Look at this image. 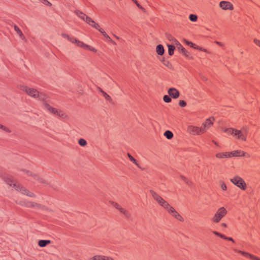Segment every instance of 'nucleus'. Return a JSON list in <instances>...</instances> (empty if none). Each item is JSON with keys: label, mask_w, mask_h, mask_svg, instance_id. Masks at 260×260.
<instances>
[{"label": "nucleus", "mask_w": 260, "mask_h": 260, "mask_svg": "<svg viewBox=\"0 0 260 260\" xmlns=\"http://www.w3.org/2000/svg\"><path fill=\"white\" fill-rule=\"evenodd\" d=\"M20 89L25 92L29 96L34 98H38L39 100L42 101L43 108L50 113L56 115L63 119L67 117V115L63 111L53 108L48 104L47 96L45 93L39 92L36 89L29 88L24 85L20 86Z\"/></svg>", "instance_id": "nucleus-1"}, {"label": "nucleus", "mask_w": 260, "mask_h": 260, "mask_svg": "<svg viewBox=\"0 0 260 260\" xmlns=\"http://www.w3.org/2000/svg\"><path fill=\"white\" fill-rule=\"evenodd\" d=\"M5 182L10 186H12L17 191L20 192L22 194L26 195L30 197H34V193L26 189L24 187L18 183L13 178L9 176L5 179Z\"/></svg>", "instance_id": "nucleus-2"}, {"label": "nucleus", "mask_w": 260, "mask_h": 260, "mask_svg": "<svg viewBox=\"0 0 260 260\" xmlns=\"http://www.w3.org/2000/svg\"><path fill=\"white\" fill-rule=\"evenodd\" d=\"M61 36L63 38L67 39L68 41L71 43L75 44L76 46L85 49L89 50L93 52H96L97 50L94 47L84 43L83 42L77 40L76 38L73 36H69L66 34H62Z\"/></svg>", "instance_id": "nucleus-3"}, {"label": "nucleus", "mask_w": 260, "mask_h": 260, "mask_svg": "<svg viewBox=\"0 0 260 260\" xmlns=\"http://www.w3.org/2000/svg\"><path fill=\"white\" fill-rule=\"evenodd\" d=\"M228 134L233 135L236 139L245 141L246 140L247 131L243 128L241 130H238L233 128H228L224 130Z\"/></svg>", "instance_id": "nucleus-4"}, {"label": "nucleus", "mask_w": 260, "mask_h": 260, "mask_svg": "<svg viewBox=\"0 0 260 260\" xmlns=\"http://www.w3.org/2000/svg\"><path fill=\"white\" fill-rule=\"evenodd\" d=\"M150 192L153 199L155 200L160 206L167 210L171 205L153 190H150Z\"/></svg>", "instance_id": "nucleus-5"}, {"label": "nucleus", "mask_w": 260, "mask_h": 260, "mask_svg": "<svg viewBox=\"0 0 260 260\" xmlns=\"http://www.w3.org/2000/svg\"><path fill=\"white\" fill-rule=\"evenodd\" d=\"M226 214V209L223 207H220L217 210L213 217L211 218V221L214 223H218Z\"/></svg>", "instance_id": "nucleus-6"}, {"label": "nucleus", "mask_w": 260, "mask_h": 260, "mask_svg": "<svg viewBox=\"0 0 260 260\" xmlns=\"http://www.w3.org/2000/svg\"><path fill=\"white\" fill-rule=\"evenodd\" d=\"M230 181L235 185L242 190H245L246 184L244 180L238 176L231 178Z\"/></svg>", "instance_id": "nucleus-7"}, {"label": "nucleus", "mask_w": 260, "mask_h": 260, "mask_svg": "<svg viewBox=\"0 0 260 260\" xmlns=\"http://www.w3.org/2000/svg\"><path fill=\"white\" fill-rule=\"evenodd\" d=\"M168 212L177 220L183 222V217L171 206L167 209Z\"/></svg>", "instance_id": "nucleus-8"}, {"label": "nucleus", "mask_w": 260, "mask_h": 260, "mask_svg": "<svg viewBox=\"0 0 260 260\" xmlns=\"http://www.w3.org/2000/svg\"><path fill=\"white\" fill-rule=\"evenodd\" d=\"M215 119L213 117H211L206 120L201 126L202 128V133H205L208 128H209L213 124Z\"/></svg>", "instance_id": "nucleus-9"}, {"label": "nucleus", "mask_w": 260, "mask_h": 260, "mask_svg": "<svg viewBox=\"0 0 260 260\" xmlns=\"http://www.w3.org/2000/svg\"><path fill=\"white\" fill-rule=\"evenodd\" d=\"M187 131L189 133L192 135H199L204 133H202V127H198L193 125H189L188 126Z\"/></svg>", "instance_id": "nucleus-10"}, {"label": "nucleus", "mask_w": 260, "mask_h": 260, "mask_svg": "<svg viewBox=\"0 0 260 260\" xmlns=\"http://www.w3.org/2000/svg\"><path fill=\"white\" fill-rule=\"evenodd\" d=\"M83 20L89 24L91 26L98 29L100 32L101 30H104L102 28H100L99 25L96 23L93 20H92L91 17H82Z\"/></svg>", "instance_id": "nucleus-11"}, {"label": "nucleus", "mask_w": 260, "mask_h": 260, "mask_svg": "<svg viewBox=\"0 0 260 260\" xmlns=\"http://www.w3.org/2000/svg\"><path fill=\"white\" fill-rule=\"evenodd\" d=\"M18 204L22 206H25L28 208H39L40 206L39 204L37 203L26 201H21L19 202H18Z\"/></svg>", "instance_id": "nucleus-12"}, {"label": "nucleus", "mask_w": 260, "mask_h": 260, "mask_svg": "<svg viewBox=\"0 0 260 260\" xmlns=\"http://www.w3.org/2000/svg\"><path fill=\"white\" fill-rule=\"evenodd\" d=\"M234 251L238 252L239 253L242 254L243 256H244L245 257H246L247 258H249L250 259H251L252 260H260V258H259L258 257L254 256V255L251 254L247 252L237 250L236 249H235Z\"/></svg>", "instance_id": "nucleus-13"}, {"label": "nucleus", "mask_w": 260, "mask_h": 260, "mask_svg": "<svg viewBox=\"0 0 260 260\" xmlns=\"http://www.w3.org/2000/svg\"><path fill=\"white\" fill-rule=\"evenodd\" d=\"M169 95L173 99H177L179 96V91L175 88H170L168 90Z\"/></svg>", "instance_id": "nucleus-14"}, {"label": "nucleus", "mask_w": 260, "mask_h": 260, "mask_svg": "<svg viewBox=\"0 0 260 260\" xmlns=\"http://www.w3.org/2000/svg\"><path fill=\"white\" fill-rule=\"evenodd\" d=\"M220 7L224 10H232L233 9V5L232 4L227 1H221L219 3Z\"/></svg>", "instance_id": "nucleus-15"}, {"label": "nucleus", "mask_w": 260, "mask_h": 260, "mask_svg": "<svg viewBox=\"0 0 260 260\" xmlns=\"http://www.w3.org/2000/svg\"><path fill=\"white\" fill-rule=\"evenodd\" d=\"M113 206L116 208L117 210H118L121 213L124 215L126 217H128L129 216V214L126 210L124 209L121 208L119 205H118L117 203H113Z\"/></svg>", "instance_id": "nucleus-16"}, {"label": "nucleus", "mask_w": 260, "mask_h": 260, "mask_svg": "<svg viewBox=\"0 0 260 260\" xmlns=\"http://www.w3.org/2000/svg\"><path fill=\"white\" fill-rule=\"evenodd\" d=\"M230 157H238V156H245V153L241 150H235L232 152H230Z\"/></svg>", "instance_id": "nucleus-17"}, {"label": "nucleus", "mask_w": 260, "mask_h": 260, "mask_svg": "<svg viewBox=\"0 0 260 260\" xmlns=\"http://www.w3.org/2000/svg\"><path fill=\"white\" fill-rule=\"evenodd\" d=\"M176 46L178 50L184 55L188 56L189 55V53L186 51L179 42L176 45Z\"/></svg>", "instance_id": "nucleus-18"}, {"label": "nucleus", "mask_w": 260, "mask_h": 260, "mask_svg": "<svg viewBox=\"0 0 260 260\" xmlns=\"http://www.w3.org/2000/svg\"><path fill=\"white\" fill-rule=\"evenodd\" d=\"M216 157L218 158H230V152H219L216 154Z\"/></svg>", "instance_id": "nucleus-19"}, {"label": "nucleus", "mask_w": 260, "mask_h": 260, "mask_svg": "<svg viewBox=\"0 0 260 260\" xmlns=\"http://www.w3.org/2000/svg\"><path fill=\"white\" fill-rule=\"evenodd\" d=\"M213 233L217 236H219L220 237V238L223 239H225V240H229V241H232L233 242H234V239L232 238H231V237H226V236H225L224 235H223V234H221V233H219V232H217L216 231H214L213 232Z\"/></svg>", "instance_id": "nucleus-20"}, {"label": "nucleus", "mask_w": 260, "mask_h": 260, "mask_svg": "<svg viewBox=\"0 0 260 260\" xmlns=\"http://www.w3.org/2000/svg\"><path fill=\"white\" fill-rule=\"evenodd\" d=\"M14 28L17 34L19 35L20 38L22 40H25V38L21 30L19 28V27L16 25H14Z\"/></svg>", "instance_id": "nucleus-21"}, {"label": "nucleus", "mask_w": 260, "mask_h": 260, "mask_svg": "<svg viewBox=\"0 0 260 260\" xmlns=\"http://www.w3.org/2000/svg\"><path fill=\"white\" fill-rule=\"evenodd\" d=\"M101 33L104 36V37L106 39V41L107 42H110L114 45H116L115 42L112 40L111 38L107 34V33L104 30H101Z\"/></svg>", "instance_id": "nucleus-22"}, {"label": "nucleus", "mask_w": 260, "mask_h": 260, "mask_svg": "<svg viewBox=\"0 0 260 260\" xmlns=\"http://www.w3.org/2000/svg\"><path fill=\"white\" fill-rule=\"evenodd\" d=\"M164 48L162 45L159 44L156 46V51L159 55H162L164 53Z\"/></svg>", "instance_id": "nucleus-23"}, {"label": "nucleus", "mask_w": 260, "mask_h": 260, "mask_svg": "<svg viewBox=\"0 0 260 260\" xmlns=\"http://www.w3.org/2000/svg\"><path fill=\"white\" fill-rule=\"evenodd\" d=\"M167 39L169 40L172 44L174 45H176L177 43H178V41L171 35L170 34H167L166 35Z\"/></svg>", "instance_id": "nucleus-24"}, {"label": "nucleus", "mask_w": 260, "mask_h": 260, "mask_svg": "<svg viewBox=\"0 0 260 260\" xmlns=\"http://www.w3.org/2000/svg\"><path fill=\"white\" fill-rule=\"evenodd\" d=\"M51 241L48 240H40L38 242V245L41 247H45L47 245L50 244Z\"/></svg>", "instance_id": "nucleus-25"}, {"label": "nucleus", "mask_w": 260, "mask_h": 260, "mask_svg": "<svg viewBox=\"0 0 260 260\" xmlns=\"http://www.w3.org/2000/svg\"><path fill=\"white\" fill-rule=\"evenodd\" d=\"M127 156L129 160L134 164H135L138 167L140 168V166L138 164L137 160L134 158L129 153H127Z\"/></svg>", "instance_id": "nucleus-26"}, {"label": "nucleus", "mask_w": 260, "mask_h": 260, "mask_svg": "<svg viewBox=\"0 0 260 260\" xmlns=\"http://www.w3.org/2000/svg\"><path fill=\"white\" fill-rule=\"evenodd\" d=\"M168 47V53L170 55H172L174 53L175 46L174 45L167 44Z\"/></svg>", "instance_id": "nucleus-27"}, {"label": "nucleus", "mask_w": 260, "mask_h": 260, "mask_svg": "<svg viewBox=\"0 0 260 260\" xmlns=\"http://www.w3.org/2000/svg\"><path fill=\"white\" fill-rule=\"evenodd\" d=\"M164 136L168 139H171L173 137V134L170 131H166L164 133Z\"/></svg>", "instance_id": "nucleus-28"}, {"label": "nucleus", "mask_w": 260, "mask_h": 260, "mask_svg": "<svg viewBox=\"0 0 260 260\" xmlns=\"http://www.w3.org/2000/svg\"><path fill=\"white\" fill-rule=\"evenodd\" d=\"M41 2L47 7H51L53 6L52 4L48 0H40Z\"/></svg>", "instance_id": "nucleus-29"}, {"label": "nucleus", "mask_w": 260, "mask_h": 260, "mask_svg": "<svg viewBox=\"0 0 260 260\" xmlns=\"http://www.w3.org/2000/svg\"><path fill=\"white\" fill-rule=\"evenodd\" d=\"M78 143L80 146H83V147H84L87 145L86 141L82 138H81L79 140Z\"/></svg>", "instance_id": "nucleus-30"}, {"label": "nucleus", "mask_w": 260, "mask_h": 260, "mask_svg": "<svg viewBox=\"0 0 260 260\" xmlns=\"http://www.w3.org/2000/svg\"><path fill=\"white\" fill-rule=\"evenodd\" d=\"M163 100L166 103H170L172 101L171 96L170 95H165L164 96Z\"/></svg>", "instance_id": "nucleus-31"}, {"label": "nucleus", "mask_w": 260, "mask_h": 260, "mask_svg": "<svg viewBox=\"0 0 260 260\" xmlns=\"http://www.w3.org/2000/svg\"><path fill=\"white\" fill-rule=\"evenodd\" d=\"M33 178L35 180H38L39 182L40 183H44L45 181L42 178H40L38 175H34L32 176Z\"/></svg>", "instance_id": "nucleus-32"}, {"label": "nucleus", "mask_w": 260, "mask_h": 260, "mask_svg": "<svg viewBox=\"0 0 260 260\" xmlns=\"http://www.w3.org/2000/svg\"><path fill=\"white\" fill-rule=\"evenodd\" d=\"M136 5V6L141 10H142V11H143L144 12L145 11V9L142 7L139 4V3L138 2V1L137 0H132Z\"/></svg>", "instance_id": "nucleus-33"}, {"label": "nucleus", "mask_w": 260, "mask_h": 260, "mask_svg": "<svg viewBox=\"0 0 260 260\" xmlns=\"http://www.w3.org/2000/svg\"><path fill=\"white\" fill-rule=\"evenodd\" d=\"M100 260H113L112 257L104 255H100Z\"/></svg>", "instance_id": "nucleus-34"}, {"label": "nucleus", "mask_w": 260, "mask_h": 260, "mask_svg": "<svg viewBox=\"0 0 260 260\" xmlns=\"http://www.w3.org/2000/svg\"><path fill=\"white\" fill-rule=\"evenodd\" d=\"M181 178L182 179V180H183L185 182H186V184H187L188 185H191V182L188 181L187 180V179L185 177L183 176H181Z\"/></svg>", "instance_id": "nucleus-35"}, {"label": "nucleus", "mask_w": 260, "mask_h": 260, "mask_svg": "<svg viewBox=\"0 0 260 260\" xmlns=\"http://www.w3.org/2000/svg\"><path fill=\"white\" fill-rule=\"evenodd\" d=\"M0 128L6 132H8V133L10 132V131L9 130V129L8 128H7L5 126H4L1 124H0Z\"/></svg>", "instance_id": "nucleus-36"}, {"label": "nucleus", "mask_w": 260, "mask_h": 260, "mask_svg": "<svg viewBox=\"0 0 260 260\" xmlns=\"http://www.w3.org/2000/svg\"><path fill=\"white\" fill-rule=\"evenodd\" d=\"M0 128L6 132H8V133L10 132V131L9 130V129L8 128H7L5 126H4L1 124H0Z\"/></svg>", "instance_id": "nucleus-37"}, {"label": "nucleus", "mask_w": 260, "mask_h": 260, "mask_svg": "<svg viewBox=\"0 0 260 260\" xmlns=\"http://www.w3.org/2000/svg\"><path fill=\"white\" fill-rule=\"evenodd\" d=\"M179 105L180 106H181V107H184L186 106V102H185L184 101H183V100H181L179 101Z\"/></svg>", "instance_id": "nucleus-38"}, {"label": "nucleus", "mask_w": 260, "mask_h": 260, "mask_svg": "<svg viewBox=\"0 0 260 260\" xmlns=\"http://www.w3.org/2000/svg\"><path fill=\"white\" fill-rule=\"evenodd\" d=\"M105 100L111 104H113V101L111 96L108 95L105 98Z\"/></svg>", "instance_id": "nucleus-39"}, {"label": "nucleus", "mask_w": 260, "mask_h": 260, "mask_svg": "<svg viewBox=\"0 0 260 260\" xmlns=\"http://www.w3.org/2000/svg\"><path fill=\"white\" fill-rule=\"evenodd\" d=\"M185 42H186V43L188 45L190 46L191 47H192V48H194V47H195V46H196V44H194L192 43V42H189V41H185Z\"/></svg>", "instance_id": "nucleus-40"}, {"label": "nucleus", "mask_w": 260, "mask_h": 260, "mask_svg": "<svg viewBox=\"0 0 260 260\" xmlns=\"http://www.w3.org/2000/svg\"><path fill=\"white\" fill-rule=\"evenodd\" d=\"M220 187L223 190H225L227 188L226 184L224 182H222Z\"/></svg>", "instance_id": "nucleus-41"}, {"label": "nucleus", "mask_w": 260, "mask_h": 260, "mask_svg": "<svg viewBox=\"0 0 260 260\" xmlns=\"http://www.w3.org/2000/svg\"><path fill=\"white\" fill-rule=\"evenodd\" d=\"M253 42L257 46L260 47V40L257 39H254Z\"/></svg>", "instance_id": "nucleus-42"}, {"label": "nucleus", "mask_w": 260, "mask_h": 260, "mask_svg": "<svg viewBox=\"0 0 260 260\" xmlns=\"http://www.w3.org/2000/svg\"><path fill=\"white\" fill-rule=\"evenodd\" d=\"M194 49H198V50H201V51H204V52H207L206 49H203L202 47H199V46H198L197 45H196V46L194 47Z\"/></svg>", "instance_id": "nucleus-43"}, {"label": "nucleus", "mask_w": 260, "mask_h": 260, "mask_svg": "<svg viewBox=\"0 0 260 260\" xmlns=\"http://www.w3.org/2000/svg\"><path fill=\"white\" fill-rule=\"evenodd\" d=\"M100 91L102 93L103 96L105 98L108 94L103 91L101 88H100Z\"/></svg>", "instance_id": "nucleus-44"}, {"label": "nucleus", "mask_w": 260, "mask_h": 260, "mask_svg": "<svg viewBox=\"0 0 260 260\" xmlns=\"http://www.w3.org/2000/svg\"><path fill=\"white\" fill-rule=\"evenodd\" d=\"M100 255H95L92 257L91 260H100Z\"/></svg>", "instance_id": "nucleus-45"}, {"label": "nucleus", "mask_w": 260, "mask_h": 260, "mask_svg": "<svg viewBox=\"0 0 260 260\" xmlns=\"http://www.w3.org/2000/svg\"><path fill=\"white\" fill-rule=\"evenodd\" d=\"M190 21L196 22L197 20L198 17H189Z\"/></svg>", "instance_id": "nucleus-46"}, {"label": "nucleus", "mask_w": 260, "mask_h": 260, "mask_svg": "<svg viewBox=\"0 0 260 260\" xmlns=\"http://www.w3.org/2000/svg\"><path fill=\"white\" fill-rule=\"evenodd\" d=\"M215 43L220 46H222L223 45V44L220 42L215 41Z\"/></svg>", "instance_id": "nucleus-47"}, {"label": "nucleus", "mask_w": 260, "mask_h": 260, "mask_svg": "<svg viewBox=\"0 0 260 260\" xmlns=\"http://www.w3.org/2000/svg\"><path fill=\"white\" fill-rule=\"evenodd\" d=\"M221 225H222V226H223L224 228H226L227 226L226 224H225L224 223H222Z\"/></svg>", "instance_id": "nucleus-48"}, {"label": "nucleus", "mask_w": 260, "mask_h": 260, "mask_svg": "<svg viewBox=\"0 0 260 260\" xmlns=\"http://www.w3.org/2000/svg\"><path fill=\"white\" fill-rule=\"evenodd\" d=\"M212 142H213L214 144H215L216 145L218 146V143H217L216 141H215L213 140V141H212Z\"/></svg>", "instance_id": "nucleus-49"}, {"label": "nucleus", "mask_w": 260, "mask_h": 260, "mask_svg": "<svg viewBox=\"0 0 260 260\" xmlns=\"http://www.w3.org/2000/svg\"><path fill=\"white\" fill-rule=\"evenodd\" d=\"M82 14V12H78L77 13V15H81V14Z\"/></svg>", "instance_id": "nucleus-50"}, {"label": "nucleus", "mask_w": 260, "mask_h": 260, "mask_svg": "<svg viewBox=\"0 0 260 260\" xmlns=\"http://www.w3.org/2000/svg\"><path fill=\"white\" fill-rule=\"evenodd\" d=\"M27 173L28 174V175H32V173L29 171H27Z\"/></svg>", "instance_id": "nucleus-51"}, {"label": "nucleus", "mask_w": 260, "mask_h": 260, "mask_svg": "<svg viewBox=\"0 0 260 260\" xmlns=\"http://www.w3.org/2000/svg\"><path fill=\"white\" fill-rule=\"evenodd\" d=\"M189 16L192 17V16H197L195 15H193V14H190Z\"/></svg>", "instance_id": "nucleus-52"}, {"label": "nucleus", "mask_w": 260, "mask_h": 260, "mask_svg": "<svg viewBox=\"0 0 260 260\" xmlns=\"http://www.w3.org/2000/svg\"><path fill=\"white\" fill-rule=\"evenodd\" d=\"M114 36L116 38V39H119V38L118 37L116 36V35H114Z\"/></svg>", "instance_id": "nucleus-53"}]
</instances>
